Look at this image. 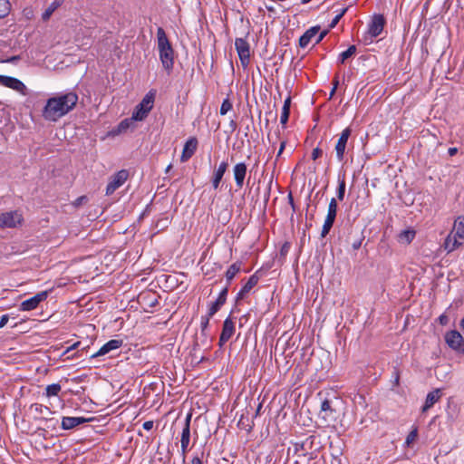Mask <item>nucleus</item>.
Masks as SVG:
<instances>
[{
    "label": "nucleus",
    "mask_w": 464,
    "mask_h": 464,
    "mask_svg": "<svg viewBox=\"0 0 464 464\" xmlns=\"http://www.w3.org/2000/svg\"><path fill=\"white\" fill-rule=\"evenodd\" d=\"M78 102L75 92H70L50 97L43 109L45 121L55 122L74 109Z\"/></svg>",
    "instance_id": "f257e3e1"
},
{
    "label": "nucleus",
    "mask_w": 464,
    "mask_h": 464,
    "mask_svg": "<svg viewBox=\"0 0 464 464\" xmlns=\"http://www.w3.org/2000/svg\"><path fill=\"white\" fill-rule=\"evenodd\" d=\"M157 43L160 60L163 68L169 72L174 64V50L162 27L157 29Z\"/></svg>",
    "instance_id": "f03ea898"
},
{
    "label": "nucleus",
    "mask_w": 464,
    "mask_h": 464,
    "mask_svg": "<svg viewBox=\"0 0 464 464\" xmlns=\"http://www.w3.org/2000/svg\"><path fill=\"white\" fill-rule=\"evenodd\" d=\"M464 245V216H459L454 220L452 228L446 237L442 247L447 253H451Z\"/></svg>",
    "instance_id": "7ed1b4c3"
},
{
    "label": "nucleus",
    "mask_w": 464,
    "mask_h": 464,
    "mask_svg": "<svg viewBox=\"0 0 464 464\" xmlns=\"http://www.w3.org/2000/svg\"><path fill=\"white\" fill-rule=\"evenodd\" d=\"M24 217L19 210L0 212V229L16 228L23 225Z\"/></svg>",
    "instance_id": "20e7f679"
},
{
    "label": "nucleus",
    "mask_w": 464,
    "mask_h": 464,
    "mask_svg": "<svg viewBox=\"0 0 464 464\" xmlns=\"http://www.w3.org/2000/svg\"><path fill=\"white\" fill-rule=\"evenodd\" d=\"M154 103V94L148 93L141 102L135 107L132 115L137 121H143L152 110Z\"/></svg>",
    "instance_id": "39448f33"
},
{
    "label": "nucleus",
    "mask_w": 464,
    "mask_h": 464,
    "mask_svg": "<svg viewBox=\"0 0 464 464\" xmlns=\"http://www.w3.org/2000/svg\"><path fill=\"white\" fill-rule=\"evenodd\" d=\"M129 178V171L127 169H121L110 179L106 187V195H111L116 189L121 187Z\"/></svg>",
    "instance_id": "423d86ee"
},
{
    "label": "nucleus",
    "mask_w": 464,
    "mask_h": 464,
    "mask_svg": "<svg viewBox=\"0 0 464 464\" xmlns=\"http://www.w3.org/2000/svg\"><path fill=\"white\" fill-rule=\"evenodd\" d=\"M336 213H337V202H336V199L333 198L330 200L329 205H328L327 215H326L324 223L323 225L322 232H321L322 237H324L331 230V228L334 223L335 218H336Z\"/></svg>",
    "instance_id": "0eeeda50"
},
{
    "label": "nucleus",
    "mask_w": 464,
    "mask_h": 464,
    "mask_svg": "<svg viewBox=\"0 0 464 464\" xmlns=\"http://www.w3.org/2000/svg\"><path fill=\"white\" fill-rule=\"evenodd\" d=\"M236 50L243 67H247L250 62V46L244 38H237L235 41Z\"/></svg>",
    "instance_id": "6e6552de"
},
{
    "label": "nucleus",
    "mask_w": 464,
    "mask_h": 464,
    "mask_svg": "<svg viewBox=\"0 0 464 464\" xmlns=\"http://www.w3.org/2000/svg\"><path fill=\"white\" fill-rule=\"evenodd\" d=\"M384 27V18L382 15H375L368 28L367 34L364 37V40L372 41L373 38L379 36L382 32Z\"/></svg>",
    "instance_id": "1a4fd4ad"
},
{
    "label": "nucleus",
    "mask_w": 464,
    "mask_h": 464,
    "mask_svg": "<svg viewBox=\"0 0 464 464\" xmlns=\"http://www.w3.org/2000/svg\"><path fill=\"white\" fill-rule=\"evenodd\" d=\"M0 84L14 90L23 95H26L27 93V88L24 83L14 77L0 75Z\"/></svg>",
    "instance_id": "9d476101"
},
{
    "label": "nucleus",
    "mask_w": 464,
    "mask_h": 464,
    "mask_svg": "<svg viewBox=\"0 0 464 464\" xmlns=\"http://www.w3.org/2000/svg\"><path fill=\"white\" fill-rule=\"evenodd\" d=\"M48 291H42L37 293L33 297L23 301L20 304L21 311H32L34 310L41 302H44L48 297Z\"/></svg>",
    "instance_id": "9b49d317"
},
{
    "label": "nucleus",
    "mask_w": 464,
    "mask_h": 464,
    "mask_svg": "<svg viewBox=\"0 0 464 464\" xmlns=\"http://www.w3.org/2000/svg\"><path fill=\"white\" fill-rule=\"evenodd\" d=\"M445 341L450 348L464 353V339L458 331L452 330L447 333Z\"/></svg>",
    "instance_id": "f8f14e48"
},
{
    "label": "nucleus",
    "mask_w": 464,
    "mask_h": 464,
    "mask_svg": "<svg viewBox=\"0 0 464 464\" xmlns=\"http://www.w3.org/2000/svg\"><path fill=\"white\" fill-rule=\"evenodd\" d=\"M351 135L350 128H345L340 134V137L335 145L336 157L339 161H342L344 158L345 148L347 145L348 139Z\"/></svg>",
    "instance_id": "ddd939ff"
},
{
    "label": "nucleus",
    "mask_w": 464,
    "mask_h": 464,
    "mask_svg": "<svg viewBox=\"0 0 464 464\" xmlns=\"http://www.w3.org/2000/svg\"><path fill=\"white\" fill-rule=\"evenodd\" d=\"M235 323L227 317L223 323L222 332L219 337V346H223L234 334Z\"/></svg>",
    "instance_id": "4468645a"
},
{
    "label": "nucleus",
    "mask_w": 464,
    "mask_h": 464,
    "mask_svg": "<svg viewBox=\"0 0 464 464\" xmlns=\"http://www.w3.org/2000/svg\"><path fill=\"white\" fill-rule=\"evenodd\" d=\"M198 148V140L195 137L189 138L184 144L182 154L180 157L181 162L188 161L196 152Z\"/></svg>",
    "instance_id": "2eb2a0df"
},
{
    "label": "nucleus",
    "mask_w": 464,
    "mask_h": 464,
    "mask_svg": "<svg viewBox=\"0 0 464 464\" xmlns=\"http://www.w3.org/2000/svg\"><path fill=\"white\" fill-rule=\"evenodd\" d=\"M247 167L244 162H238L233 167V175L236 185L238 188L244 186V180L246 176Z\"/></svg>",
    "instance_id": "dca6fc26"
},
{
    "label": "nucleus",
    "mask_w": 464,
    "mask_h": 464,
    "mask_svg": "<svg viewBox=\"0 0 464 464\" xmlns=\"http://www.w3.org/2000/svg\"><path fill=\"white\" fill-rule=\"evenodd\" d=\"M138 121L136 119H133V115L130 118H126L122 120L116 128L111 130V134L113 136L120 135L121 133L126 132L130 129L134 128V122Z\"/></svg>",
    "instance_id": "f3484780"
},
{
    "label": "nucleus",
    "mask_w": 464,
    "mask_h": 464,
    "mask_svg": "<svg viewBox=\"0 0 464 464\" xmlns=\"http://www.w3.org/2000/svg\"><path fill=\"white\" fill-rule=\"evenodd\" d=\"M87 421L89 419L84 417H63L61 425L63 430H71Z\"/></svg>",
    "instance_id": "a211bd4d"
},
{
    "label": "nucleus",
    "mask_w": 464,
    "mask_h": 464,
    "mask_svg": "<svg viewBox=\"0 0 464 464\" xmlns=\"http://www.w3.org/2000/svg\"><path fill=\"white\" fill-rule=\"evenodd\" d=\"M121 344H122L121 340H117V339L110 340L105 344H103L97 353L92 354V357H98V356L104 355V354L110 353L111 351L120 348L121 346Z\"/></svg>",
    "instance_id": "6ab92c4d"
},
{
    "label": "nucleus",
    "mask_w": 464,
    "mask_h": 464,
    "mask_svg": "<svg viewBox=\"0 0 464 464\" xmlns=\"http://www.w3.org/2000/svg\"><path fill=\"white\" fill-rule=\"evenodd\" d=\"M441 395L442 393L440 389H435L430 392L427 394L425 403L422 407V412H425L430 409L440 399Z\"/></svg>",
    "instance_id": "aec40b11"
},
{
    "label": "nucleus",
    "mask_w": 464,
    "mask_h": 464,
    "mask_svg": "<svg viewBox=\"0 0 464 464\" xmlns=\"http://www.w3.org/2000/svg\"><path fill=\"white\" fill-rule=\"evenodd\" d=\"M30 411L34 414V418L47 419L52 414L51 410L43 404L34 403L30 406Z\"/></svg>",
    "instance_id": "412c9836"
},
{
    "label": "nucleus",
    "mask_w": 464,
    "mask_h": 464,
    "mask_svg": "<svg viewBox=\"0 0 464 464\" xmlns=\"http://www.w3.org/2000/svg\"><path fill=\"white\" fill-rule=\"evenodd\" d=\"M228 167V163L227 161H222L218 169L214 172L213 179H212V186L215 189L218 188L220 181L227 171V169Z\"/></svg>",
    "instance_id": "4be33fe9"
},
{
    "label": "nucleus",
    "mask_w": 464,
    "mask_h": 464,
    "mask_svg": "<svg viewBox=\"0 0 464 464\" xmlns=\"http://www.w3.org/2000/svg\"><path fill=\"white\" fill-rule=\"evenodd\" d=\"M320 30L319 26H313L308 29L299 39V45L302 48L306 47L314 37L318 34Z\"/></svg>",
    "instance_id": "5701e85b"
},
{
    "label": "nucleus",
    "mask_w": 464,
    "mask_h": 464,
    "mask_svg": "<svg viewBox=\"0 0 464 464\" xmlns=\"http://www.w3.org/2000/svg\"><path fill=\"white\" fill-rule=\"evenodd\" d=\"M227 288L226 287L220 292L217 300L210 304L209 309H208L209 315H214L220 309V307L225 304L226 299H227Z\"/></svg>",
    "instance_id": "b1692460"
},
{
    "label": "nucleus",
    "mask_w": 464,
    "mask_h": 464,
    "mask_svg": "<svg viewBox=\"0 0 464 464\" xmlns=\"http://www.w3.org/2000/svg\"><path fill=\"white\" fill-rule=\"evenodd\" d=\"M258 277L256 275L251 276L247 282L242 286L241 290L237 294V299H242L250 290L257 284Z\"/></svg>",
    "instance_id": "393cba45"
},
{
    "label": "nucleus",
    "mask_w": 464,
    "mask_h": 464,
    "mask_svg": "<svg viewBox=\"0 0 464 464\" xmlns=\"http://www.w3.org/2000/svg\"><path fill=\"white\" fill-rule=\"evenodd\" d=\"M334 411L331 406L330 401L327 399L324 400L321 404L320 415L322 416V418L325 421H327L329 419L334 418Z\"/></svg>",
    "instance_id": "a878e982"
},
{
    "label": "nucleus",
    "mask_w": 464,
    "mask_h": 464,
    "mask_svg": "<svg viewBox=\"0 0 464 464\" xmlns=\"http://www.w3.org/2000/svg\"><path fill=\"white\" fill-rule=\"evenodd\" d=\"M190 420H191V414H188L186 417V420H185L182 432H181V439H180L181 444H185V443L189 444V441H190Z\"/></svg>",
    "instance_id": "bb28decb"
},
{
    "label": "nucleus",
    "mask_w": 464,
    "mask_h": 464,
    "mask_svg": "<svg viewBox=\"0 0 464 464\" xmlns=\"http://www.w3.org/2000/svg\"><path fill=\"white\" fill-rule=\"evenodd\" d=\"M63 4V0H53L49 6L45 9V11L42 14L43 21L46 22L50 19L53 12L61 6Z\"/></svg>",
    "instance_id": "cd10ccee"
},
{
    "label": "nucleus",
    "mask_w": 464,
    "mask_h": 464,
    "mask_svg": "<svg viewBox=\"0 0 464 464\" xmlns=\"http://www.w3.org/2000/svg\"><path fill=\"white\" fill-rule=\"evenodd\" d=\"M242 263L236 262L232 264L226 272V278L229 282L231 281L235 276L241 270Z\"/></svg>",
    "instance_id": "c85d7f7f"
},
{
    "label": "nucleus",
    "mask_w": 464,
    "mask_h": 464,
    "mask_svg": "<svg viewBox=\"0 0 464 464\" xmlns=\"http://www.w3.org/2000/svg\"><path fill=\"white\" fill-rule=\"evenodd\" d=\"M415 237V231L412 229L403 230L399 235V240L403 244H410Z\"/></svg>",
    "instance_id": "c756f323"
},
{
    "label": "nucleus",
    "mask_w": 464,
    "mask_h": 464,
    "mask_svg": "<svg viewBox=\"0 0 464 464\" xmlns=\"http://www.w3.org/2000/svg\"><path fill=\"white\" fill-rule=\"evenodd\" d=\"M355 53H356V46L351 45L346 51H344L339 54L338 61L341 63H344V62L347 59H349L350 57H352L353 55H354Z\"/></svg>",
    "instance_id": "7c9ffc66"
},
{
    "label": "nucleus",
    "mask_w": 464,
    "mask_h": 464,
    "mask_svg": "<svg viewBox=\"0 0 464 464\" xmlns=\"http://www.w3.org/2000/svg\"><path fill=\"white\" fill-rule=\"evenodd\" d=\"M11 11L9 0H0V19L6 17Z\"/></svg>",
    "instance_id": "2f4dec72"
},
{
    "label": "nucleus",
    "mask_w": 464,
    "mask_h": 464,
    "mask_svg": "<svg viewBox=\"0 0 464 464\" xmlns=\"http://www.w3.org/2000/svg\"><path fill=\"white\" fill-rule=\"evenodd\" d=\"M61 385L58 383H53L46 387L45 393L47 397L56 396L61 392Z\"/></svg>",
    "instance_id": "473e14b6"
},
{
    "label": "nucleus",
    "mask_w": 464,
    "mask_h": 464,
    "mask_svg": "<svg viewBox=\"0 0 464 464\" xmlns=\"http://www.w3.org/2000/svg\"><path fill=\"white\" fill-rule=\"evenodd\" d=\"M345 193V180L344 178L338 180V188H337V198L339 200H343Z\"/></svg>",
    "instance_id": "72a5a7b5"
},
{
    "label": "nucleus",
    "mask_w": 464,
    "mask_h": 464,
    "mask_svg": "<svg viewBox=\"0 0 464 464\" xmlns=\"http://www.w3.org/2000/svg\"><path fill=\"white\" fill-rule=\"evenodd\" d=\"M417 437H418V430L417 428H414L407 436L406 438V440H405V444L410 447L416 440H417Z\"/></svg>",
    "instance_id": "f704fd0d"
},
{
    "label": "nucleus",
    "mask_w": 464,
    "mask_h": 464,
    "mask_svg": "<svg viewBox=\"0 0 464 464\" xmlns=\"http://www.w3.org/2000/svg\"><path fill=\"white\" fill-rule=\"evenodd\" d=\"M232 109V103L228 99H225L222 102L221 107H220V114L225 115L227 114L230 110Z\"/></svg>",
    "instance_id": "c9c22d12"
},
{
    "label": "nucleus",
    "mask_w": 464,
    "mask_h": 464,
    "mask_svg": "<svg viewBox=\"0 0 464 464\" xmlns=\"http://www.w3.org/2000/svg\"><path fill=\"white\" fill-rule=\"evenodd\" d=\"M347 7L341 10V12L335 15V17L332 20L331 24H329L330 28H334L336 26V24L339 23L340 19L343 16V14L347 11Z\"/></svg>",
    "instance_id": "e433bc0d"
},
{
    "label": "nucleus",
    "mask_w": 464,
    "mask_h": 464,
    "mask_svg": "<svg viewBox=\"0 0 464 464\" xmlns=\"http://www.w3.org/2000/svg\"><path fill=\"white\" fill-rule=\"evenodd\" d=\"M290 111L286 109H282L281 116H280V122L282 125H285L288 118H289Z\"/></svg>",
    "instance_id": "4c0bfd02"
},
{
    "label": "nucleus",
    "mask_w": 464,
    "mask_h": 464,
    "mask_svg": "<svg viewBox=\"0 0 464 464\" xmlns=\"http://www.w3.org/2000/svg\"><path fill=\"white\" fill-rule=\"evenodd\" d=\"M213 315H209V311H208V314L206 316H202L201 317V328H202V330H204V329H206L208 327L209 319Z\"/></svg>",
    "instance_id": "58836bf2"
},
{
    "label": "nucleus",
    "mask_w": 464,
    "mask_h": 464,
    "mask_svg": "<svg viewBox=\"0 0 464 464\" xmlns=\"http://www.w3.org/2000/svg\"><path fill=\"white\" fill-rule=\"evenodd\" d=\"M322 153H323V151H322V150H321V149H319V148H314V149L313 150V151H312V159H313L314 160H317L319 157H321V156H322Z\"/></svg>",
    "instance_id": "ea45409f"
},
{
    "label": "nucleus",
    "mask_w": 464,
    "mask_h": 464,
    "mask_svg": "<svg viewBox=\"0 0 464 464\" xmlns=\"http://www.w3.org/2000/svg\"><path fill=\"white\" fill-rule=\"evenodd\" d=\"M154 422L152 420H147L143 423V429L146 430H150L153 428Z\"/></svg>",
    "instance_id": "a19ab883"
},
{
    "label": "nucleus",
    "mask_w": 464,
    "mask_h": 464,
    "mask_svg": "<svg viewBox=\"0 0 464 464\" xmlns=\"http://www.w3.org/2000/svg\"><path fill=\"white\" fill-rule=\"evenodd\" d=\"M439 322L442 325H446L449 323V317L446 314H441L439 317Z\"/></svg>",
    "instance_id": "79ce46f5"
},
{
    "label": "nucleus",
    "mask_w": 464,
    "mask_h": 464,
    "mask_svg": "<svg viewBox=\"0 0 464 464\" xmlns=\"http://www.w3.org/2000/svg\"><path fill=\"white\" fill-rule=\"evenodd\" d=\"M9 318L7 314L2 315L0 318V328H3L8 322Z\"/></svg>",
    "instance_id": "37998d69"
},
{
    "label": "nucleus",
    "mask_w": 464,
    "mask_h": 464,
    "mask_svg": "<svg viewBox=\"0 0 464 464\" xmlns=\"http://www.w3.org/2000/svg\"><path fill=\"white\" fill-rule=\"evenodd\" d=\"M285 144H286L285 140L281 141L280 148H279V150L277 152L276 158H279L281 156V154L283 153V151H284V150L285 148Z\"/></svg>",
    "instance_id": "c03bdc74"
},
{
    "label": "nucleus",
    "mask_w": 464,
    "mask_h": 464,
    "mask_svg": "<svg viewBox=\"0 0 464 464\" xmlns=\"http://www.w3.org/2000/svg\"><path fill=\"white\" fill-rule=\"evenodd\" d=\"M86 200V197L82 196V197H79L78 198H76V200L73 202V205L75 207H78L80 206L83 201Z\"/></svg>",
    "instance_id": "a18cd8bd"
},
{
    "label": "nucleus",
    "mask_w": 464,
    "mask_h": 464,
    "mask_svg": "<svg viewBox=\"0 0 464 464\" xmlns=\"http://www.w3.org/2000/svg\"><path fill=\"white\" fill-rule=\"evenodd\" d=\"M188 443H185V444L180 443L181 453H182L183 459H185L186 453L188 451Z\"/></svg>",
    "instance_id": "49530a36"
},
{
    "label": "nucleus",
    "mask_w": 464,
    "mask_h": 464,
    "mask_svg": "<svg viewBox=\"0 0 464 464\" xmlns=\"http://www.w3.org/2000/svg\"><path fill=\"white\" fill-rule=\"evenodd\" d=\"M290 105H291V99H290V97H288L287 99H285L282 109H286V110L290 111Z\"/></svg>",
    "instance_id": "de8ad7c7"
},
{
    "label": "nucleus",
    "mask_w": 464,
    "mask_h": 464,
    "mask_svg": "<svg viewBox=\"0 0 464 464\" xmlns=\"http://www.w3.org/2000/svg\"><path fill=\"white\" fill-rule=\"evenodd\" d=\"M361 245H362V240H361V239H358V240H356V241H354V242L353 243L352 246H353V248L354 250H357V249H359V248L361 247Z\"/></svg>",
    "instance_id": "09e8293b"
},
{
    "label": "nucleus",
    "mask_w": 464,
    "mask_h": 464,
    "mask_svg": "<svg viewBox=\"0 0 464 464\" xmlns=\"http://www.w3.org/2000/svg\"><path fill=\"white\" fill-rule=\"evenodd\" d=\"M327 34V31H323L319 36L317 37L316 41H315V44H318L320 43L324 38V36Z\"/></svg>",
    "instance_id": "8fccbe9b"
},
{
    "label": "nucleus",
    "mask_w": 464,
    "mask_h": 464,
    "mask_svg": "<svg viewBox=\"0 0 464 464\" xmlns=\"http://www.w3.org/2000/svg\"><path fill=\"white\" fill-rule=\"evenodd\" d=\"M24 14L28 19H31L33 17V11L31 9H24Z\"/></svg>",
    "instance_id": "3c124183"
},
{
    "label": "nucleus",
    "mask_w": 464,
    "mask_h": 464,
    "mask_svg": "<svg viewBox=\"0 0 464 464\" xmlns=\"http://www.w3.org/2000/svg\"><path fill=\"white\" fill-rule=\"evenodd\" d=\"M458 152V149L455 147L450 148L448 153L450 156H454Z\"/></svg>",
    "instance_id": "603ef678"
},
{
    "label": "nucleus",
    "mask_w": 464,
    "mask_h": 464,
    "mask_svg": "<svg viewBox=\"0 0 464 464\" xmlns=\"http://www.w3.org/2000/svg\"><path fill=\"white\" fill-rule=\"evenodd\" d=\"M191 464H203L202 460L198 457H194L191 460Z\"/></svg>",
    "instance_id": "864d4df0"
},
{
    "label": "nucleus",
    "mask_w": 464,
    "mask_h": 464,
    "mask_svg": "<svg viewBox=\"0 0 464 464\" xmlns=\"http://www.w3.org/2000/svg\"><path fill=\"white\" fill-rule=\"evenodd\" d=\"M338 84H339V80H338V77H337V76H335V77L334 78V80H333V85H334L333 87H334V88H335V89H337Z\"/></svg>",
    "instance_id": "5fc2aeb1"
},
{
    "label": "nucleus",
    "mask_w": 464,
    "mask_h": 464,
    "mask_svg": "<svg viewBox=\"0 0 464 464\" xmlns=\"http://www.w3.org/2000/svg\"><path fill=\"white\" fill-rule=\"evenodd\" d=\"M80 345V342L73 343L72 346L67 348V352L72 351Z\"/></svg>",
    "instance_id": "6e6d98bb"
},
{
    "label": "nucleus",
    "mask_w": 464,
    "mask_h": 464,
    "mask_svg": "<svg viewBox=\"0 0 464 464\" xmlns=\"http://www.w3.org/2000/svg\"><path fill=\"white\" fill-rule=\"evenodd\" d=\"M266 7L267 8L268 11L275 12V7L273 5H266Z\"/></svg>",
    "instance_id": "4d7b16f0"
},
{
    "label": "nucleus",
    "mask_w": 464,
    "mask_h": 464,
    "mask_svg": "<svg viewBox=\"0 0 464 464\" xmlns=\"http://www.w3.org/2000/svg\"><path fill=\"white\" fill-rule=\"evenodd\" d=\"M336 92V89L333 87V89L331 90V92H330V99L333 98V96L334 95Z\"/></svg>",
    "instance_id": "13d9d810"
},
{
    "label": "nucleus",
    "mask_w": 464,
    "mask_h": 464,
    "mask_svg": "<svg viewBox=\"0 0 464 464\" xmlns=\"http://www.w3.org/2000/svg\"><path fill=\"white\" fill-rule=\"evenodd\" d=\"M172 169V165H171V164L168 165V167H167V168H166V169H165V172H166V173H169V172L170 171V169Z\"/></svg>",
    "instance_id": "bf43d9fd"
},
{
    "label": "nucleus",
    "mask_w": 464,
    "mask_h": 464,
    "mask_svg": "<svg viewBox=\"0 0 464 464\" xmlns=\"http://www.w3.org/2000/svg\"><path fill=\"white\" fill-rule=\"evenodd\" d=\"M459 326L464 331V317L461 319V321L459 323Z\"/></svg>",
    "instance_id": "052dcab7"
},
{
    "label": "nucleus",
    "mask_w": 464,
    "mask_h": 464,
    "mask_svg": "<svg viewBox=\"0 0 464 464\" xmlns=\"http://www.w3.org/2000/svg\"><path fill=\"white\" fill-rule=\"evenodd\" d=\"M395 382H396V384L399 383V374L398 373H396Z\"/></svg>",
    "instance_id": "680f3d73"
},
{
    "label": "nucleus",
    "mask_w": 464,
    "mask_h": 464,
    "mask_svg": "<svg viewBox=\"0 0 464 464\" xmlns=\"http://www.w3.org/2000/svg\"><path fill=\"white\" fill-rule=\"evenodd\" d=\"M16 59H17L16 57H13V58H11L10 60H8V62H12V61H14V60H16Z\"/></svg>",
    "instance_id": "e2e57ef3"
}]
</instances>
